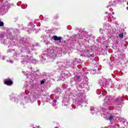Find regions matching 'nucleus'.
Here are the masks:
<instances>
[{
	"label": "nucleus",
	"mask_w": 128,
	"mask_h": 128,
	"mask_svg": "<svg viewBox=\"0 0 128 128\" xmlns=\"http://www.w3.org/2000/svg\"><path fill=\"white\" fill-rule=\"evenodd\" d=\"M114 120V116H112V115H110L109 116V120Z\"/></svg>",
	"instance_id": "7ed1b4c3"
},
{
	"label": "nucleus",
	"mask_w": 128,
	"mask_h": 128,
	"mask_svg": "<svg viewBox=\"0 0 128 128\" xmlns=\"http://www.w3.org/2000/svg\"><path fill=\"white\" fill-rule=\"evenodd\" d=\"M53 39L56 42L58 40H60H60H62V37H60V36L58 37L56 36H53Z\"/></svg>",
	"instance_id": "f03ea898"
},
{
	"label": "nucleus",
	"mask_w": 128,
	"mask_h": 128,
	"mask_svg": "<svg viewBox=\"0 0 128 128\" xmlns=\"http://www.w3.org/2000/svg\"><path fill=\"white\" fill-rule=\"evenodd\" d=\"M4 22L0 20V26H4Z\"/></svg>",
	"instance_id": "20e7f679"
},
{
	"label": "nucleus",
	"mask_w": 128,
	"mask_h": 128,
	"mask_svg": "<svg viewBox=\"0 0 128 128\" xmlns=\"http://www.w3.org/2000/svg\"><path fill=\"white\" fill-rule=\"evenodd\" d=\"M108 96H106V100H108Z\"/></svg>",
	"instance_id": "9d476101"
},
{
	"label": "nucleus",
	"mask_w": 128,
	"mask_h": 128,
	"mask_svg": "<svg viewBox=\"0 0 128 128\" xmlns=\"http://www.w3.org/2000/svg\"><path fill=\"white\" fill-rule=\"evenodd\" d=\"M57 90H58L59 93L60 94V88H57Z\"/></svg>",
	"instance_id": "6e6552de"
},
{
	"label": "nucleus",
	"mask_w": 128,
	"mask_h": 128,
	"mask_svg": "<svg viewBox=\"0 0 128 128\" xmlns=\"http://www.w3.org/2000/svg\"><path fill=\"white\" fill-rule=\"evenodd\" d=\"M44 82H45L44 80H42L41 81L40 84H44Z\"/></svg>",
	"instance_id": "423d86ee"
},
{
	"label": "nucleus",
	"mask_w": 128,
	"mask_h": 128,
	"mask_svg": "<svg viewBox=\"0 0 128 128\" xmlns=\"http://www.w3.org/2000/svg\"><path fill=\"white\" fill-rule=\"evenodd\" d=\"M8 62L10 64H12V62H14L12 60H8Z\"/></svg>",
	"instance_id": "0eeeda50"
},
{
	"label": "nucleus",
	"mask_w": 128,
	"mask_h": 128,
	"mask_svg": "<svg viewBox=\"0 0 128 128\" xmlns=\"http://www.w3.org/2000/svg\"><path fill=\"white\" fill-rule=\"evenodd\" d=\"M37 128H40V126H38Z\"/></svg>",
	"instance_id": "ddd939ff"
},
{
	"label": "nucleus",
	"mask_w": 128,
	"mask_h": 128,
	"mask_svg": "<svg viewBox=\"0 0 128 128\" xmlns=\"http://www.w3.org/2000/svg\"><path fill=\"white\" fill-rule=\"evenodd\" d=\"M5 84H6L7 86H12V80H6L4 82Z\"/></svg>",
	"instance_id": "f257e3e1"
},
{
	"label": "nucleus",
	"mask_w": 128,
	"mask_h": 128,
	"mask_svg": "<svg viewBox=\"0 0 128 128\" xmlns=\"http://www.w3.org/2000/svg\"><path fill=\"white\" fill-rule=\"evenodd\" d=\"M51 52H53L52 56H55V54L54 52V50H51Z\"/></svg>",
	"instance_id": "1a4fd4ad"
},
{
	"label": "nucleus",
	"mask_w": 128,
	"mask_h": 128,
	"mask_svg": "<svg viewBox=\"0 0 128 128\" xmlns=\"http://www.w3.org/2000/svg\"><path fill=\"white\" fill-rule=\"evenodd\" d=\"M41 58H44L42 56H41Z\"/></svg>",
	"instance_id": "dca6fc26"
},
{
	"label": "nucleus",
	"mask_w": 128,
	"mask_h": 128,
	"mask_svg": "<svg viewBox=\"0 0 128 128\" xmlns=\"http://www.w3.org/2000/svg\"><path fill=\"white\" fill-rule=\"evenodd\" d=\"M54 102H56V100H54Z\"/></svg>",
	"instance_id": "f8f14e48"
},
{
	"label": "nucleus",
	"mask_w": 128,
	"mask_h": 128,
	"mask_svg": "<svg viewBox=\"0 0 128 128\" xmlns=\"http://www.w3.org/2000/svg\"><path fill=\"white\" fill-rule=\"evenodd\" d=\"M117 126H120V125L118 124V125H117Z\"/></svg>",
	"instance_id": "2eb2a0df"
},
{
	"label": "nucleus",
	"mask_w": 128,
	"mask_h": 128,
	"mask_svg": "<svg viewBox=\"0 0 128 128\" xmlns=\"http://www.w3.org/2000/svg\"><path fill=\"white\" fill-rule=\"evenodd\" d=\"M119 36H120V38H124V34H120Z\"/></svg>",
	"instance_id": "39448f33"
},
{
	"label": "nucleus",
	"mask_w": 128,
	"mask_h": 128,
	"mask_svg": "<svg viewBox=\"0 0 128 128\" xmlns=\"http://www.w3.org/2000/svg\"><path fill=\"white\" fill-rule=\"evenodd\" d=\"M112 14H114V12H113Z\"/></svg>",
	"instance_id": "4468645a"
},
{
	"label": "nucleus",
	"mask_w": 128,
	"mask_h": 128,
	"mask_svg": "<svg viewBox=\"0 0 128 128\" xmlns=\"http://www.w3.org/2000/svg\"><path fill=\"white\" fill-rule=\"evenodd\" d=\"M94 110V108H90V110Z\"/></svg>",
	"instance_id": "9b49d317"
}]
</instances>
